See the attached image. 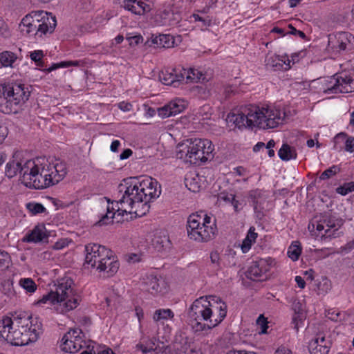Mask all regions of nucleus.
Here are the masks:
<instances>
[{
	"label": "nucleus",
	"instance_id": "1",
	"mask_svg": "<svg viewBox=\"0 0 354 354\" xmlns=\"http://www.w3.org/2000/svg\"><path fill=\"white\" fill-rule=\"evenodd\" d=\"M121 198L117 202V209L107 207V212L98 221L100 225H107L113 222L115 214H134L135 217H142L149 212L151 201L158 198L160 193L158 182L149 176L142 180L131 178L124 180V183L118 186Z\"/></svg>",
	"mask_w": 354,
	"mask_h": 354
},
{
	"label": "nucleus",
	"instance_id": "2",
	"mask_svg": "<svg viewBox=\"0 0 354 354\" xmlns=\"http://www.w3.org/2000/svg\"><path fill=\"white\" fill-rule=\"evenodd\" d=\"M23 183L28 187L43 189L62 181L67 174L66 164L55 159L49 161L44 158L28 160L24 162Z\"/></svg>",
	"mask_w": 354,
	"mask_h": 354
},
{
	"label": "nucleus",
	"instance_id": "3",
	"mask_svg": "<svg viewBox=\"0 0 354 354\" xmlns=\"http://www.w3.org/2000/svg\"><path fill=\"white\" fill-rule=\"evenodd\" d=\"M281 115L280 110L272 106L259 107L248 104L230 113L226 120L240 129L254 127L266 129L275 128L282 124L284 116Z\"/></svg>",
	"mask_w": 354,
	"mask_h": 354
},
{
	"label": "nucleus",
	"instance_id": "4",
	"mask_svg": "<svg viewBox=\"0 0 354 354\" xmlns=\"http://www.w3.org/2000/svg\"><path fill=\"white\" fill-rule=\"evenodd\" d=\"M196 299L188 310V323L195 332L209 330L225 317L227 305L215 296Z\"/></svg>",
	"mask_w": 354,
	"mask_h": 354
},
{
	"label": "nucleus",
	"instance_id": "5",
	"mask_svg": "<svg viewBox=\"0 0 354 354\" xmlns=\"http://www.w3.org/2000/svg\"><path fill=\"white\" fill-rule=\"evenodd\" d=\"M73 281L69 278H64L57 281L55 284V290H51L50 292L44 295L38 304H55L59 303L57 310L61 313H65L72 310L77 307L81 301L80 296L75 292L72 287Z\"/></svg>",
	"mask_w": 354,
	"mask_h": 354
},
{
	"label": "nucleus",
	"instance_id": "6",
	"mask_svg": "<svg viewBox=\"0 0 354 354\" xmlns=\"http://www.w3.org/2000/svg\"><path fill=\"white\" fill-rule=\"evenodd\" d=\"M85 264L99 272L113 276L119 268V262L113 252L103 245L89 243L85 246Z\"/></svg>",
	"mask_w": 354,
	"mask_h": 354
},
{
	"label": "nucleus",
	"instance_id": "7",
	"mask_svg": "<svg viewBox=\"0 0 354 354\" xmlns=\"http://www.w3.org/2000/svg\"><path fill=\"white\" fill-rule=\"evenodd\" d=\"M187 230L191 239L198 242H207L212 239L216 234V221L202 212L192 214L188 217Z\"/></svg>",
	"mask_w": 354,
	"mask_h": 354
},
{
	"label": "nucleus",
	"instance_id": "8",
	"mask_svg": "<svg viewBox=\"0 0 354 354\" xmlns=\"http://www.w3.org/2000/svg\"><path fill=\"white\" fill-rule=\"evenodd\" d=\"M30 92L24 84H8L4 86L5 104H1V110L6 114L17 112V106L24 104L29 98Z\"/></svg>",
	"mask_w": 354,
	"mask_h": 354
},
{
	"label": "nucleus",
	"instance_id": "9",
	"mask_svg": "<svg viewBox=\"0 0 354 354\" xmlns=\"http://www.w3.org/2000/svg\"><path fill=\"white\" fill-rule=\"evenodd\" d=\"M201 139H196L194 141H187V143L178 145L176 154L178 158L192 165H200L201 162H206L208 158L205 157L201 153Z\"/></svg>",
	"mask_w": 354,
	"mask_h": 354
},
{
	"label": "nucleus",
	"instance_id": "10",
	"mask_svg": "<svg viewBox=\"0 0 354 354\" xmlns=\"http://www.w3.org/2000/svg\"><path fill=\"white\" fill-rule=\"evenodd\" d=\"M354 91V79L346 75L336 74L329 77L325 84L326 94L348 93Z\"/></svg>",
	"mask_w": 354,
	"mask_h": 354
},
{
	"label": "nucleus",
	"instance_id": "11",
	"mask_svg": "<svg viewBox=\"0 0 354 354\" xmlns=\"http://www.w3.org/2000/svg\"><path fill=\"white\" fill-rule=\"evenodd\" d=\"M354 37L348 32H339L328 35V47L336 53L353 48Z\"/></svg>",
	"mask_w": 354,
	"mask_h": 354
},
{
	"label": "nucleus",
	"instance_id": "12",
	"mask_svg": "<svg viewBox=\"0 0 354 354\" xmlns=\"http://www.w3.org/2000/svg\"><path fill=\"white\" fill-rule=\"evenodd\" d=\"M343 225V221L330 214H325L317 221L316 230L319 232L324 230L322 236L324 238H333L339 236L338 229Z\"/></svg>",
	"mask_w": 354,
	"mask_h": 354
},
{
	"label": "nucleus",
	"instance_id": "13",
	"mask_svg": "<svg viewBox=\"0 0 354 354\" xmlns=\"http://www.w3.org/2000/svg\"><path fill=\"white\" fill-rule=\"evenodd\" d=\"M7 342L14 346H25L30 343L35 342L39 337V333L35 327L33 330H24L13 326L10 335Z\"/></svg>",
	"mask_w": 354,
	"mask_h": 354
},
{
	"label": "nucleus",
	"instance_id": "14",
	"mask_svg": "<svg viewBox=\"0 0 354 354\" xmlns=\"http://www.w3.org/2000/svg\"><path fill=\"white\" fill-rule=\"evenodd\" d=\"M38 18L37 31L35 35L41 37L48 33H52L57 25L55 17L49 15L47 12L37 10Z\"/></svg>",
	"mask_w": 354,
	"mask_h": 354
},
{
	"label": "nucleus",
	"instance_id": "15",
	"mask_svg": "<svg viewBox=\"0 0 354 354\" xmlns=\"http://www.w3.org/2000/svg\"><path fill=\"white\" fill-rule=\"evenodd\" d=\"M270 266L265 259H260L253 262L245 272L247 278L252 281H264L267 279V272Z\"/></svg>",
	"mask_w": 354,
	"mask_h": 354
},
{
	"label": "nucleus",
	"instance_id": "16",
	"mask_svg": "<svg viewBox=\"0 0 354 354\" xmlns=\"http://www.w3.org/2000/svg\"><path fill=\"white\" fill-rule=\"evenodd\" d=\"M37 11L32 12L30 14L26 15L19 24V29L21 32L26 35L32 34L35 35L37 31L38 18Z\"/></svg>",
	"mask_w": 354,
	"mask_h": 354
},
{
	"label": "nucleus",
	"instance_id": "17",
	"mask_svg": "<svg viewBox=\"0 0 354 354\" xmlns=\"http://www.w3.org/2000/svg\"><path fill=\"white\" fill-rule=\"evenodd\" d=\"M21 153L15 152L11 160L7 163L5 174L8 178L15 176L18 173L20 174L23 183V174L21 169L24 168V162L20 159Z\"/></svg>",
	"mask_w": 354,
	"mask_h": 354
},
{
	"label": "nucleus",
	"instance_id": "18",
	"mask_svg": "<svg viewBox=\"0 0 354 354\" xmlns=\"http://www.w3.org/2000/svg\"><path fill=\"white\" fill-rule=\"evenodd\" d=\"M185 109L184 102L181 100H175L170 102L168 104L159 108L158 113L159 116L162 118L176 115L181 113Z\"/></svg>",
	"mask_w": 354,
	"mask_h": 354
},
{
	"label": "nucleus",
	"instance_id": "19",
	"mask_svg": "<svg viewBox=\"0 0 354 354\" xmlns=\"http://www.w3.org/2000/svg\"><path fill=\"white\" fill-rule=\"evenodd\" d=\"M266 66L267 68L277 71H287L290 68V62L289 59L284 60L275 55H268L266 56Z\"/></svg>",
	"mask_w": 354,
	"mask_h": 354
},
{
	"label": "nucleus",
	"instance_id": "20",
	"mask_svg": "<svg viewBox=\"0 0 354 354\" xmlns=\"http://www.w3.org/2000/svg\"><path fill=\"white\" fill-rule=\"evenodd\" d=\"M48 236L49 234L44 225H38L26 235L25 240L32 243L48 242Z\"/></svg>",
	"mask_w": 354,
	"mask_h": 354
},
{
	"label": "nucleus",
	"instance_id": "21",
	"mask_svg": "<svg viewBox=\"0 0 354 354\" xmlns=\"http://www.w3.org/2000/svg\"><path fill=\"white\" fill-rule=\"evenodd\" d=\"M142 289L151 295L161 292L160 281L156 275L145 274L142 279Z\"/></svg>",
	"mask_w": 354,
	"mask_h": 354
},
{
	"label": "nucleus",
	"instance_id": "22",
	"mask_svg": "<svg viewBox=\"0 0 354 354\" xmlns=\"http://www.w3.org/2000/svg\"><path fill=\"white\" fill-rule=\"evenodd\" d=\"M10 318L14 326L24 330H33L30 321L31 316L28 315L26 313H15Z\"/></svg>",
	"mask_w": 354,
	"mask_h": 354
},
{
	"label": "nucleus",
	"instance_id": "23",
	"mask_svg": "<svg viewBox=\"0 0 354 354\" xmlns=\"http://www.w3.org/2000/svg\"><path fill=\"white\" fill-rule=\"evenodd\" d=\"M248 198L252 203L253 209L258 218H261L263 216L261 205L265 201L263 192L261 189H257L249 192Z\"/></svg>",
	"mask_w": 354,
	"mask_h": 354
},
{
	"label": "nucleus",
	"instance_id": "24",
	"mask_svg": "<svg viewBox=\"0 0 354 354\" xmlns=\"http://www.w3.org/2000/svg\"><path fill=\"white\" fill-rule=\"evenodd\" d=\"M173 348L176 354H197V351L190 347L187 340L182 337L176 338Z\"/></svg>",
	"mask_w": 354,
	"mask_h": 354
},
{
	"label": "nucleus",
	"instance_id": "25",
	"mask_svg": "<svg viewBox=\"0 0 354 354\" xmlns=\"http://www.w3.org/2000/svg\"><path fill=\"white\" fill-rule=\"evenodd\" d=\"M161 25L167 26H174L179 24L181 20L180 15L171 10H164L160 14Z\"/></svg>",
	"mask_w": 354,
	"mask_h": 354
},
{
	"label": "nucleus",
	"instance_id": "26",
	"mask_svg": "<svg viewBox=\"0 0 354 354\" xmlns=\"http://www.w3.org/2000/svg\"><path fill=\"white\" fill-rule=\"evenodd\" d=\"M151 42L160 48H170L174 44L173 37L169 35L152 36Z\"/></svg>",
	"mask_w": 354,
	"mask_h": 354
},
{
	"label": "nucleus",
	"instance_id": "27",
	"mask_svg": "<svg viewBox=\"0 0 354 354\" xmlns=\"http://www.w3.org/2000/svg\"><path fill=\"white\" fill-rule=\"evenodd\" d=\"M17 60V56L11 51H3L0 53V66L14 68V64Z\"/></svg>",
	"mask_w": 354,
	"mask_h": 354
},
{
	"label": "nucleus",
	"instance_id": "28",
	"mask_svg": "<svg viewBox=\"0 0 354 354\" xmlns=\"http://www.w3.org/2000/svg\"><path fill=\"white\" fill-rule=\"evenodd\" d=\"M13 328L12 322L10 317H4L0 320V337L7 341L8 335H10Z\"/></svg>",
	"mask_w": 354,
	"mask_h": 354
},
{
	"label": "nucleus",
	"instance_id": "29",
	"mask_svg": "<svg viewBox=\"0 0 354 354\" xmlns=\"http://www.w3.org/2000/svg\"><path fill=\"white\" fill-rule=\"evenodd\" d=\"M278 155L282 160L288 161L297 158L296 150L288 144H283L279 150Z\"/></svg>",
	"mask_w": 354,
	"mask_h": 354
},
{
	"label": "nucleus",
	"instance_id": "30",
	"mask_svg": "<svg viewBox=\"0 0 354 354\" xmlns=\"http://www.w3.org/2000/svg\"><path fill=\"white\" fill-rule=\"evenodd\" d=\"M330 342L324 345H319L317 340H312L309 343V350L310 354H328L329 352Z\"/></svg>",
	"mask_w": 354,
	"mask_h": 354
},
{
	"label": "nucleus",
	"instance_id": "31",
	"mask_svg": "<svg viewBox=\"0 0 354 354\" xmlns=\"http://www.w3.org/2000/svg\"><path fill=\"white\" fill-rule=\"evenodd\" d=\"M124 8L136 15H143L147 12V8L139 7L138 0H124Z\"/></svg>",
	"mask_w": 354,
	"mask_h": 354
},
{
	"label": "nucleus",
	"instance_id": "32",
	"mask_svg": "<svg viewBox=\"0 0 354 354\" xmlns=\"http://www.w3.org/2000/svg\"><path fill=\"white\" fill-rule=\"evenodd\" d=\"M62 342V349L67 353H75L80 351L83 346V344H79L78 341L73 342V340H68Z\"/></svg>",
	"mask_w": 354,
	"mask_h": 354
},
{
	"label": "nucleus",
	"instance_id": "33",
	"mask_svg": "<svg viewBox=\"0 0 354 354\" xmlns=\"http://www.w3.org/2000/svg\"><path fill=\"white\" fill-rule=\"evenodd\" d=\"M82 333V332L80 328L70 330L64 335L62 341L73 340V342H77L79 340V344H84V342L81 336Z\"/></svg>",
	"mask_w": 354,
	"mask_h": 354
},
{
	"label": "nucleus",
	"instance_id": "34",
	"mask_svg": "<svg viewBox=\"0 0 354 354\" xmlns=\"http://www.w3.org/2000/svg\"><path fill=\"white\" fill-rule=\"evenodd\" d=\"M152 245L157 251H162L169 245V241L166 236H156L152 240Z\"/></svg>",
	"mask_w": 354,
	"mask_h": 354
},
{
	"label": "nucleus",
	"instance_id": "35",
	"mask_svg": "<svg viewBox=\"0 0 354 354\" xmlns=\"http://www.w3.org/2000/svg\"><path fill=\"white\" fill-rule=\"evenodd\" d=\"M301 253V248L298 241L292 242L288 249V256L292 261H297Z\"/></svg>",
	"mask_w": 354,
	"mask_h": 354
},
{
	"label": "nucleus",
	"instance_id": "36",
	"mask_svg": "<svg viewBox=\"0 0 354 354\" xmlns=\"http://www.w3.org/2000/svg\"><path fill=\"white\" fill-rule=\"evenodd\" d=\"M19 285L29 293H32L37 290V285L31 278L21 279Z\"/></svg>",
	"mask_w": 354,
	"mask_h": 354
},
{
	"label": "nucleus",
	"instance_id": "37",
	"mask_svg": "<svg viewBox=\"0 0 354 354\" xmlns=\"http://www.w3.org/2000/svg\"><path fill=\"white\" fill-rule=\"evenodd\" d=\"M159 77L162 84L165 85L173 84L174 86H176L175 84L176 76L174 75V73L165 71V72H162Z\"/></svg>",
	"mask_w": 354,
	"mask_h": 354
},
{
	"label": "nucleus",
	"instance_id": "38",
	"mask_svg": "<svg viewBox=\"0 0 354 354\" xmlns=\"http://www.w3.org/2000/svg\"><path fill=\"white\" fill-rule=\"evenodd\" d=\"M174 313L170 309H160L156 310L153 315V319L156 322L160 320L172 318Z\"/></svg>",
	"mask_w": 354,
	"mask_h": 354
},
{
	"label": "nucleus",
	"instance_id": "39",
	"mask_svg": "<svg viewBox=\"0 0 354 354\" xmlns=\"http://www.w3.org/2000/svg\"><path fill=\"white\" fill-rule=\"evenodd\" d=\"M201 145L202 147L201 153L205 157H207L212 154L214 151V147L212 145V142L209 140H201Z\"/></svg>",
	"mask_w": 354,
	"mask_h": 354
},
{
	"label": "nucleus",
	"instance_id": "40",
	"mask_svg": "<svg viewBox=\"0 0 354 354\" xmlns=\"http://www.w3.org/2000/svg\"><path fill=\"white\" fill-rule=\"evenodd\" d=\"M30 59L35 62L36 65L39 67H44V64L42 62L41 59L44 57V53L41 50H34L33 52L30 53Z\"/></svg>",
	"mask_w": 354,
	"mask_h": 354
},
{
	"label": "nucleus",
	"instance_id": "41",
	"mask_svg": "<svg viewBox=\"0 0 354 354\" xmlns=\"http://www.w3.org/2000/svg\"><path fill=\"white\" fill-rule=\"evenodd\" d=\"M340 171V168L337 165H333L328 169L325 170L320 176L321 180H326L333 176H335Z\"/></svg>",
	"mask_w": 354,
	"mask_h": 354
},
{
	"label": "nucleus",
	"instance_id": "42",
	"mask_svg": "<svg viewBox=\"0 0 354 354\" xmlns=\"http://www.w3.org/2000/svg\"><path fill=\"white\" fill-rule=\"evenodd\" d=\"M185 74H186L187 80H190L192 81H198L202 76L201 72L195 68H189L187 71L185 70Z\"/></svg>",
	"mask_w": 354,
	"mask_h": 354
},
{
	"label": "nucleus",
	"instance_id": "43",
	"mask_svg": "<svg viewBox=\"0 0 354 354\" xmlns=\"http://www.w3.org/2000/svg\"><path fill=\"white\" fill-rule=\"evenodd\" d=\"M27 208L33 214L42 213L46 211V208L41 203H30L27 204Z\"/></svg>",
	"mask_w": 354,
	"mask_h": 354
},
{
	"label": "nucleus",
	"instance_id": "44",
	"mask_svg": "<svg viewBox=\"0 0 354 354\" xmlns=\"http://www.w3.org/2000/svg\"><path fill=\"white\" fill-rule=\"evenodd\" d=\"M126 39L131 46H137L143 41V37L140 35H131L127 34Z\"/></svg>",
	"mask_w": 354,
	"mask_h": 354
},
{
	"label": "nucleus",
	"instance_id": "45",
	"mask_svg": "<svg viewBox=\"0 0 354 354\" xmlns=\"http://www.w3.org/2000/svg\"><path fill=\"white\" fill-rule=\"evenodd\" d=\"M257 324L258 326H260V328H261V331L259 332L260 334H265L267 333V329L268 328V322L263 315H260L259 316V317L257 319Z\"/></svg>",
	"mask_w": 354,
	"mask_h": 354
},
{
	"label": "nucleus",
	"instance_id": "46",
	"mask_svg": "<svg viewBox=\"0 0 354 354\" xmlns=\"http://www.w3.org/2000/svg\"><path fill=\"white\" fill-rule=\"evenodd\" d=\"M72 65H78V62L77 61L75 62H61L59 63H57V64H53L48 69V72H51L58 68H66V67H68L70 66H72Z\"/></svg>",
	"mask_w": 354,
	"mask_h": 354
},
{
	"label": "nucleus",
	"instance_id": "47",
	"mask_svg": "<svg viewBox=\"0 0 354 354\" xmlns=\"http://www.w3.org/2000/svg\"><path fill=\"white\" fill-rule=\"evenodd\" d=\"M12 283V281L10 280H5L1 283L2 291L4 294L8 295L12 294L13 290Z\"/></svg>",
	"mask_w": 354,
	"mask_h": 354
},
{
	"label": "nucleus",
	"instance_id": "48",
	"mask_svg": "<svg viewBox=\"0 0 354 354\" xmlns=\"http://www.w3.org/2000/svg\"><path fill=\"white\" fill-rule=\"evenodd\" d=\"M9 255L7 252L0 253V269L8 268L9 263Z\"/></svg>",
	"mask_w": 354,
	"mask_h": 354
},
{
	"label": "nucleus",
	"instance_id": "49",
	"mask_svg": "<svg viewBox=\"0 0 354 354\" xmlns=\"http://www.w3.org/2000/svg\"><path fill=\"white\" fill-rule=\"evenodd\" d=\"M154 343L151 341L150 345L145 346L142 344H138L136 348L138 350H141L144 354H147L153 350Z\"/></svg>",
	"mask_w": 354,
	"mask_h": 354
},
{
	"label": "nucleus",
	"instance_id": "50",
	"mask_svg": "<svg viewBox=\"0 0 354 354\" xmlns=\"http://www.w3.org/2000/svg\"><path fill=\"white\" fill-rule=\"evenodd\" d=\"M10 35V32L7 25L3 20L0 19V36L8 37Z\"/></svg>",
	"mask_w": 354,
	"mask_h": 354
},
{
	"label": "nucleus",
	"instance_id": "51",
	"mask_svg": "<svg viewBox=\"0 0 354 354\" xmlns=\"http://www.w3.org/2000/svg\"><path fill=\"white\" fill-rule=\"evenodd\" d=\"M345 149L349 152L354 151V137H348L345 142Z\"/></svg>",
	"mask_w": 354,
	"mask_h": 354
},
{
	"label": "nucleus",
	"instance_id": "52",
	"mask_svg": "<svg viewBox=\"0 0 354 354\" xmlns=\"http://www.w3.org/2000/svg\"><path fill=\"white\" fill-rule=\"evenodd\" d=\"M8 136V129L0 122V145L4 141Z\"/></svg>",
	"mask_w": 354,
	"mask_h": 354
},
{
	"label": "nucleus",
	"instance_id": "53",
	"mask_svg": "<svg viewBox=\"0 0 354 354\" xmlns=\"http://www.w3.org/2000/svg\"><path fill=\"white\" fill-rule=\"evenodd\" d=\"M252 243L253 242H252L250 239H248V238L245 237L243 239V243L241 244V250L243 252H247L251 248Z\"/></svg>",
	"mask_w": 354,
	"mask_h": 354
},
{
	"label": "nucleus",
	"instance_id": "54",
	"mask_svg": "<svg viewBox=\"0 0 354 354\" xmlns=\"http://www.w3.org/2000/svg\"><path fill=\"white\" fill-rule=\"evenodd\" d=\"M288 28L290 29V31L289 32L290 34L298 35L299 37L302 39L306 38V36L304 32L297 30L291 24L288 25Z\"/></svg>",
	"mask_w": 354,
	"mask_h": 354
},
{
	"label": "nucleus",
	"instance_id": "55",
	"mask_svg": "<svg viewBox=\"0 0 354 354\" xmlns=\"http://www.w3.org/2000/svg\"><path fill=\"white\" fill-rule=\"evenodd\" d=\"M336 192L337 194L345 196L351 192V189L346 186V183H344L343 185L337 187Z\"/></svg>",
	"mask_w": 354,
	"mask_h": 354
},
{
	"label": "nucleus",
	"instance_id": "56",
	"mask_svg": "<svg viewBox=\"0 0 354 354\" xmlns=\"http://www.w3.org/2000/svg\"><path fill=\"white\" fill-rule=\"evenodd\" d=\"M234 194L225 192H222L219 194L220 199L229 203H231V201L234 200Z\"/></svg>",
	"mask_w": 354,
	"mask_h": 354
},
{
	"label": "nucleus",
	"instance_id": "57",
	"mask_svg": "<svg viewBox=\"0 0 354 354\" xmlns=\"http://www.w3.org/2000/svg\"><path fill=\"white\" fill-rule=\"evenodd\" d=\"M255 229L254 227H251L248 232L246 237L250 239L252 242H255L257 238V233L254 232Z\"/></svg>",
	"mask_w": 354,
	"mask_h": 354
},
{
	"label": "nucleus",
	"instance_id": "58",
	"mask_svg": "<svg viewBox=\"0 0 354 354\" xmlns=\"http://www.w3.org/2000/svg\"><path fill=\"white\" fill-rule=\"evenodd\" d=\"M191 17H192L196 21H199L203 22L204 26H209L210 24V20L203 19V17H200L198 14H193Z\"/></svg>",
	"mask_w": 354,
	"mask_h": 354
},
{
	"label": "nucleus",
	"instance_id": "59",
	"mask_svg": "<svg viewBox=\"0 0 354 354\" xmlns=\"http://www.w3.org/2000/svg\"><path fill=\"white\" fill-rule=\"evenodd\" d=\"M131 104L124 102L119 103L118 107L123 111H129L131 109Z\"/></svg>",
	"mask_w": 354,
	"mask_h": 354
},
{
	"label": "nucleus",
	"instance_id": "60",
	"mask_svg": "<svg viewBox=\"0 0 354 354\" xmlns=\"http://www.w3.org/2000/svg\"><path fill=\"white\" fill-rule=\"evenodd\" d=\"M233 174H235L236 176H244L246 174V169L243 167H237L234 169Z\"/></svg>",
	"mask_w": 354,
	"mask_h": 354
},
{
	"label": "nucleus",
	"instance_id": "61",
	"mask_svg": "<svg viewBox=\"0 0 354 354\" xmlns=\"http://www.w3.org/2000/svg\"><path fill=\"white\" fill-rule=\"evenodd\" d=\"M132 154V151L130 149H127L123 151V152L120 155V158L121 160L127 159Z\"/></svg>",
	"mask_w": 354,
	"mask_h": 354
},
{
	"label": "nucleus",
	"instance_id": "62",
	"mask_svg": "<svg viewBox=\"0 0 354 354\" xmlns=\"http://www.w3.org/2000/svg\"><path fill=\"white\" fill-rule=\"evenodd\" d=\"M295 281L300 288L303 289L305 288L306 282L301 276H296Z\"/></svg>",
	"mask_w": 354,
	"mask_h": 354
},
{
	"label": "nucleus",
	"instance_id": "63",
	"mask_svg": "<svg viewBox=\"0 0 354 354\" xmlns=\"http://www.w3.org/2000/svg\"><path fill=\"white\" fill-rule=\"evenodd\" d=\"M342 250L350 252L354 249V239L348 242L344 247L342 248Z\"/></svg>",
	"mask_w": 354,
	"mask_h": 354
},
{
	"label": "nucleus",
	"instance_id": "64",
	"mask_svg": "<svg viewBox=\"0 0 354 354\" xmlns=\"http://www.w3.org/2000/svg\"><path fill=\"white\" fill-rule=\"evenodd\" d=\"M275 354H292V352L286 347H280L276 351Z\"/></svg>",
	"mask_w": 354,
	"mask_h": 354
}]
</instances>
